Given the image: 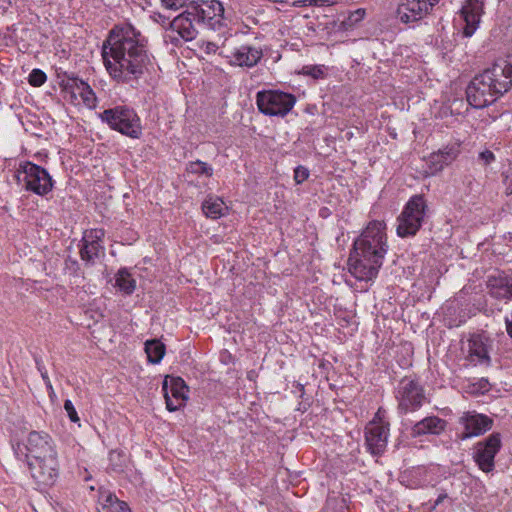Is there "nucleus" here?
<instances>
[{"mask_svg": "<svg viewBox=\"0 0 512 512\" xmlns=\"http://www.w3.org/2000/svg\"><path fill=\"white\" fill-rule=\"evenodd\" d=\"M468 358L475 365H489L490 357L487 345L481 336H473L468 342Z\"/></svg>", "mask_w": 512, "mask_h": 512, "instance_id": "393cba45", "label": "nucleus"}, {"mask_svg": "<svg viewBox=\"0 0 512 512\" xmlns=\"http://www.w3.org/2000/svg\"><path fill=\"white\" fill-rule=\"evenodd\" d=\"M446 421L437 416H429L418 421L411 430L413 437H419L422 435H439L446 428Z\"/></svg>", "mask_w": 512, "mask_h": 512, "instance_id": "b1692460", "label": "nucleus"}, {"mask_svg": "<svg viewBox=\"0 0 512 512\" xmlns=\"http://www.w3.org/2000/svg\"><path fill=\"white\" fill-rule=\"evenodd\" d=\"M187 171L192 174L206 175L208 177L212 176L213 174L212 167L208 165L206 162H202L200 160L190 162L187 167Z\"/></svg>", "mask_w": 512, "mask_h": 512, "instance_id": "7c9ffc66", "label": "nucleus"}, {"mask_svg": "<svg viewBox=\"0 0 512 512\" xmlns=\"http://www.w3.org/2000/svg\"><path fill=\"white\" fill-rule=\"evenodd\" d=\"M159 23H161L162 26H165L166 24L169 25V22L168 21V18L162 16V15H159V20H157Z\"/></svg>", "mask_w": 512, "mask_h": 512, "instance_id": "a18cd8bd", "label": "nucleus"}, {"mask_svg": "<svg viewBox=\"0 0 512 512\" xmlns=\"http://www.w3.org/2000/svg\"><path fill=\"white\" fill-rule=\"evenodd\" d=\"M201 48L204 50L205 53L207 54H215V53H219V47L214 43V42H203V44L201 45Z\"/></svg>", "mask_w": 512, "mask_h": 512, "instance_id": "ea45409f", "label": "nucleus"}, {"mask_svg": "<svg viewBox=\"0 0 512 512\" xmlns=\"http://www.w3.org/2000/svg\"><path fill=\"white\" fill-rule=\"evenodd\" d=\"M102 509L105 512H123L124 501H120L114 494L105 492L100 497Z\"/></svg>", "mask_w": 512, "mask_h": 512, "instance_id": "c85d7f7f", "label": "nucleus"}, {"mask_svg": "<svg viewBox=\"0 0 512 512\" xmlns=\"http://www.w3.org/2000/svg\"><path fill=\"white\" fill-rule=\"evenodd\" d=\"M18 182L27 190L43 196L53 188V181L49 173L33 163H27L23 171L17 176Z\"/></svg>", "mask_w": 512, "mask_h": 512, "instance_id": "0eeeda50", "label": "nucleus"}, {"mask_svg": "<svg viewBox=\"0 0 512 512\" xmlns=\"http://www.w3.org/2000/svg\"><path fill=\"white\" fill-rule=\"evenodd\" d=\"M204 214L211 219H218L225 214L227 206L222 199L210 196L202 203Z\"/></svg>", "mask_w": 512, "mask_h": 512, "instance_id": "a878e982", "label": "nucleus"}, {"mask_svg": "<svg viewBox=\"0 0 512 512\" xmlns=\"http://www.w3.org/2000/svg\"><path fill=\"white\" fill-rule=\"evenodd\" d=\"M47 389L49 390L50 394H53L54 393V389H53V386L51 384V381H49V383H45Z\"/></svg>", "mask_w": 512, "mask_h": 512, "instance_id": "49530a36", "label": "nucleus"}, {"mask_svg": "<svg viewBox=\"0 0 512 512\" xmlns=\"http://www.w3.org/2000/svg\"><path fill=\"white\" fill-rule=\"evenodd\" d=\"M197 18H194V13H191V7L171 22H169V31L166 35L167 38L174 45H178L181 41H191L196 38L198 34Z\"/></svg>", "mask_w": 512, "mask_h": 512, "instance_id": "9b49d317", "label": "nucleus"}, {"mask_svg": "<svg viewBox=\"0 0 512 512\" xmlns=\"http://www.w3.org/2000/svg\"><path fill=\"white\" fill-rule=\"evenodd\" d=\"M126 455L117 450H113L109 454V469L114 472H122L126 466Z\"/></svg>", "mask_w": 512, "mask_h": 512, "instance_id": "c756f323", "label": "nucleus"}, {"mask_svg": "<svg viewBox=\"0 0 512 512\" xmlns=\"http://www.w3.org/2000/svg\"><path fill=\"white\" fill-rule=\"evenodd\" d=\"M368 424H375V426H386L389 428V422L386 421V411L379 408L374 418Z\"/></svg>", "mask_w": 512, "mask_h": 512, "instance_id": "f704fd0d", "label": "nucleus"}, {"mask_svg": "<svg viewBox=\"0 0 512 512\" xmlns=\"http://www.w3.org/2000/svg\"><path fill=\"white\" fill-rule=\"evenodd\" d=\"M309 5L314 6H323V5H330L331 2L329 0H308Z\"/></svg>", "mask_w": 512, "mask_h": 512, "instance_id": "37998d69", "label": "nucleus"}, {"mask_svg": "<svg viewBox=\"0 0 512 512\" xmlns=\"http://www.w3.org/2000/svg\"><path fill=\"white\" fill-rule=\"evenodd\" d=\"M487 288L492 297L501 300L512 298V274L499 273L488 278Z\"/></svg>", "mask_w": 512, "mask_h": 512, "instance_id": "5701e85b", "label": "nucleus"}, {"mask_svg": "<svg viewBox=\"0 0 512 512\" xmlns=\"http://www.w3.org/2000/svg\"><path fill=\"white\" fill-rule=\"evenodd\" d=\"M388 436V427L367 424L365 428V442L368 451L373 455H381L387 447Z\"/></svg>", "mask_w": 512, "mask_h": 512, "instance_id": "412c9836", "label": "nucleus"}, {"mask_svg": "<svg viewBox=\"0 0 512 512\" xmlns=\"http://www.w3.org/2000/svg\"><path fill=\"white\" fill-rule=\"evenodd\" d=\"M64 409L67 412V415L72 422H74V423L79 422L80 419L78 417L77 411H76L71 400H65Z\"/></svg>", "mask_w": 512, "mask_h": 512, "instance_id": "c9c22d12", "label": "nucleus"}, {"mask_svg": "<svg viewBox=\"0 0 512 512\" xmlns=\"http://www.w3.org/2000/svg\"><path fill=\"white\" fill-rule=\"evenodd\" d=\"M398 408L404 413L418 410L425 401V393L420 383L410 377H404L396 391Z\"/></svg>", "mask_w": 512, "mask_h": 512, "instance_id": "6e6552de", "label": "nucleus"}, {"mask_svg": "<svg viewBox=\"0 0 512 512\" xmlns=\"http://www.w3.org/2000/svg\"><path fill=\"white\" fill-rule=\"evenodd\" d=\"M502 446L500 433H492L474 446L473 458L480 470L489 473L495 468V456Z\"/></svg>", "mask_w": 512, "mask_h": 512, "instance_id": "9d476101", "label": "nucleus"}, {"mask_svg": "<svg viewBox=\"0 0 512 512\" xmlns=\"http://www.w3.org/2000/svg\"><path fill=\"white\" fill-rule=\"evenodd\" d=\"M460 154V144L454 143L432 153L427 161L429 173L434 175L450 165Z\"/></svg>", "mask_w": 512, "mask_h": 512, "instance_id": "aec40b11", "label": "nucleus"}, {"mask_svg": "<svg viewBox=\"0 0 512 512\" xmlns=\"http://www.w3.org/2000/svg\"><path fill=\"white\" fill-rule=\"evenodd\" d=\"M46 74L40 69H33L28 77V82L34 87H40L46 82Z\"/></svg>", "mask_w": 512, "mask_h": 512, "instance_id": "2f4dec72", "label": "nucleus"}, {"mask_svg": "<svg viewBox=\"0 0 512 512\" xmlns=\"http://www.w3.org/2000/svg\"><path fill=\"white\" fill-rule=\"evenodd\" d=\"M446 498H447V495H446V494H440V495L438 496V498L436 499V501H435V503H434V505H433L432 509H435V508H436L439 504H441V503L444 501V499H446Z\"/></svg>", "mask_w": 512, "mask_h": 512, "instance_id": "c03bdc74", "label": "nucleus"}, {"mask_svg": "<svg viewBox=\"0 0 512 512\" xmlns=\"http://www.w3.org/2000/svg\"><path fill=\"white\" fill-rule=\"evenodd\" d=\"M34 480L44 486L54 484L59 473L57 454L27 462Z\"/></svg>", "mask_w": 512, "mask_h": 512, "instance_id": "4468645a", "label": "nucleus"}, {"mask_svg": "<svg viewBox=\"0 0 512 512\" xmlns=\"http://www.w3.org/2000/svg\"><path fill=\"white\" fill-rule=\"evenodd\" d=\"M511 87L512 58H501L472 79L466 89L467 101L481 109L494 103Z\"/></svg>", "mask_w": 512, "mask_h": 512, "instance_id": "7ed1b4c3", "label": "nucleus"}, {"mask_svg": "<svg viewBox=\"0 0 512 512\" xmlns=\"http://www.w3.org/2000/svg\"><path fill=\"white\" fill-rule=\"evenodd\" d=\"M219 55L226 59L230 66L250 69L255 67L263 57L260 47L241 44L227 49L225 45L219 50Z\"/></svg>", "mask_w": 512, "mask_h": 512, "instance_id": "1a4fd4ad", "label": "nucleus"}, {"mask_svg": "<svg viewBox=\"0 0 512 512\" xmlns=\"http://www.w3.org/2000/svg\"><path fill=\"white\" fill-rule=\"evenodd\" d=\"M303 74L313 77L314 79H319L324 77V67L321 65H309L304 66Z\"/></svg>", "mask_w": 512, "mask_h": 512, "instance_id": "473e14b6", "label": "nucleus"}, {"mask_svg": "<svg viewBox=\"0 0 512 512\" xmlns=\"http://www.w3.org/2000/svg\"><path fill=\"white\" fill-rule=\"evenodd\" d=\"M190 7L194 18H197V23L210 21L217 17L224 18L225 9L218 0H199Z\"/></svg>", "mask_w": 512, "mask_h": 512, "instance_id": "4be33fe9", "label": "nucleus"}, {"mask_svg": "<svg viewBox=\"0 0 512 512\" xmlns=\"http://www.w3.org/2000/svg\"><path fill=\"white\" fill-rule=\"evenodd\" d=\"M365 16V10L364 9H357L354 12L350 13L347 24L348 25H354L363 20Z\"/></svg>", "mask_w": 512, "mask_h": 512, "instance_id": "e433bc0d", "label": "nucleus"}, {"mask_svg": "<svg viewBox=\"0 0 512 512\" xmlns=\"http://www.w3.org/2000/svg\"><path fill=\"white\" fill-rule=\"evenodd\" d=\"M308 176V170L302 166L297 167L294 171V179L298 184L304 182L308 178Z\"/></svg>", "mask_w": 512, "mask_h": 512, "instance_id": "58836bf2", "label": "nucleus"}, {"mask_svg": "<svg viewBox=\"0 0 512 512\" xmlns=\"http://www.w3.org/2000/svg\"><path fill=\"white\" fill-rule=\"evenodd\" d=\"M426 210L427 204L424 197L412 196L398 216L397 235L402 238L416 235L422 226Z\"/></svg>", "mask_w": 512, "mask_h": 512, "instance_id": "39448f33", "label": "nucleus"}, {"mask_svg": "<svg viewBox=\"0 0 512 512\" xmlns=\"http://www.w3.org/2000/svg\"><path fill=\"white\" fill-rule=\"evenodd\" d=\"M115 286L125 294H132L136 288V281L126 268H122L116 274Z\"/></svg>", "mask_w": 512, "mask_h": 512, "instance_id": "bb28decb", "label": "nucleus"}, {"mask_svg": "<svg viewBox=\"0 0 512 512\" xmlns=\"http://www.w3.org/2000/svg\"><path fill=\"white\" fill-rule=\"evenodd\" d=\"M145 352L151 363H159L165 354V345L159 340H147L145 343Z\"/></svg>", "mask_w": 512, "mask_h": 512, "instance_id": "cd10ccee", "label": "nucleus"}, {"mask_svg": "<svg viewBox=\"0 0 512 512\" xmlns=\"http://www.w3.org/2000/svg\"><path fill=\"white\" fill-rule=\"evenodd\" d=\"M296 103L293 94L279 90H263L256 94V104L259 111L268 116L287 115Z\"/></svg>", "mask_w": 512, "mask_h": 512, "instance_id": "423d86ee", "label": "nucleus"}, {"mask_svg": "<svg viewBox=\"0 0 512 512\" xmlns=\"http://www.w3.org/2000/svg\"><path fill=\"white\" fill-rule=\"evenodd\" d=\"M368 424H375V426H386L389 428V422L386 421V411L379 408L374 418Z\"/></svg>", "mask_w": 512, "mask_h": 512, "instance_id": "72a5a7b5", "label": "nucleus"}, {"mask_svg": "<svg viewBox=\"0 0 512 512\" xmlns=\"http://www.w3.org/2000/svg\"><path fill=\"white\" fill-rule=\"evenodd\" d=\"M64 99L73 105L83 104L88 108H95L96 95L92 88L79 78H68L62 84Z\"/></svg>", "mask_w": 512, "mask_h": 512, "instance_id": "f8f14e48", "label": "nucleus"}, {"mask_svg": "<svg viewBox=\"0 0 512 512\" xmlns=\"http://www.w3.org/2000/svg\"><path fill=\"white\" fill-rule=\"evenodd\" d=\"M101 54L108 74L118 83L139 79L150 64L145 37L130 24L109 31Z\"/></svg>", "mask_w": 512, "mask_h": 512, "instance_id": "f257e3e1", "label": "nucleus"}, {"mask_svg": "<svg viewBox=\"0 0 512 512\" xmlns=\"http://www.w3.org/2000/svg\"><path fill=\"white\" fill-rule=\"evenodd\" d=\"M187 0H161L162 5L170 10H178L185 5Z\"/></svg>", "mask_w": 512, "mask_h": 512, "instance_id": "4c0bfd02", "label": "nucleus"}, {"mask_svg": "<svg viewBox=\"0 0 512 512\" xmlns=\"http://www.w3.org/2000/svg\"><path fill=\"white\" fill-rule=\"evenodd\" d=\"M459 423L464 427L460 439L465 440L483 435L489 431L492 428L493 420L487 415L477 413L476 411H466L459 418Z\"/></svg>", "mask_w": 512, "mask_h": 512, "instance_id": "f3484780", "label": "nucleus"}, {"mask_svg": "<svg viewBox=\"0 0 512 512\" xmlns=\"http://www.w3.org/2000/svg\"><path fill=\"white\" fill-rule=\"evenodd\" d=\"M385 223L371 221L354 242L348 265L350 273L361 281L377 277L387 253V236Z\"/></svg>", "mask_w": 512, "mask_h": 512, "instance_id": "f03ea898", "label": "nucleus"}, {"mask_svg": "<svg viewBox=\"0 0 512 512\" xmlns=\"http://www.w3.org/2000/svg\"><path fill=\"white\" fill-rule=\"evenodd\" d=\"M439 0H402L397 9L401 22L410 24L424 18Z\"/></svg>", "mask_w": 512, "mask_h": 512, "instance_id": "dca6fc26", "label": "nucleus"}, {"mask_svg": "<svg viewBox=\"0 0 512 512\" xmlns=\"http://www.w3.org/2000/svg\"><path fill=\"white\" fill-rule=\"evenodd\" d=\"M295 5L297 7H300V6H305L306 4H305V1H304V2H296Z\"/></svg>", "mask_w": 512, "mask_h": 512, "instance_id": "de8ad7c7", "label": "nucleus"}, {"mask_svg": "<svg viewBox=\"0 0 512 512\" xmlns=\"http://www.w3.org/2000/svg\"><path fill=\"white\" fill-rule=\"evenodd\" d=\"M24 447L27 462L57 454L52 437L43 431H31L24 442Z\"/></svg>", "mask_w": 512, "mask_h": 512, "instance_id": "ddd939ff", "label": "nucleus"}, {"mask_svg": "<svg viewBox=\"0 0 512 512\" xmlns=\"http://www.w3.org/2000/svg\"><path fill=\"white\" fill-rule=\"evenodd\" d=\"M104 236L103 229H90L84 232L80 249V257L83 261L93 264L104 253L102 245Z\"/></svg>", "mask_w": 512, "mask_h": 512, "instance_id": "a211bd4d", "label": "nucleus"}, {"mask_svg": "<svg viewBox=\"0 0 512 512\" xmlns=\"http://www.w3.org/2000/svg\"><path fill=\"white\" fill-rule=\"evenodd\" d=\"M483 13L481 0H466L460 11L461 18L465 22L463 35L471 37L477 30Z\"/></svg>", "mask_w": 512, "mask_h": 512, "instance_id": "6ab92c4d", "label": "nucleus"}, {"mask_svg": "<svg viewBox=\"0 0 512 512\" xmlns=\"http://www.w3.org/2000/svg\"><path fill=\"white\" fill-rule=\"evenodd\" d=\"M479 158L484 162L485 165L490 164L495 160V156L492 151L485 150L479 154Z\"/></svg>", "mask_w": 512, "mask_h": 512, "instance_id": "a19ab883", "label": "nucleus"}, {"mask_svg": "<svg viewBox=\"0 0 512 512\" xmlns=\"http://www.w3.org/2000/svg\"><path fill=\"white\" fill-rule=\"evenodd\" d=\"M36 366H37V369L38 371L40 372L41 374V377L43 379V381L45 383H49L50 379H49V376H48V373H47V370L45 369L42 361L36 359Z\"/></svg>", "mask_w": 512, "mask_h": 512, "instance_id": "79ce46f5", "label": "nucleus"}, {"mask_svg": "<svg viewBox=\"0 0 512 512\" xmlns=\"http://www.w3.org/2000/svg\"><path fill=\"white\" fill-rule=\"evenodd\" d=\"M102 122L111 129L131 138H139L142 132L140 119L136 112L127 106H116L99 114Z\"/></svg>", "mask_w": 512, "mask_h": 512, "instance_id": "20e7f679", "label": "nucleus"}, {"mask_svg": "<svg viewBox=\"0 0 512 512\" xmlns=\"http://www.w3.org/2000/svg\"><path fill=\"white\" fill-rule=\"evenodd\" d=\"M162 390L169 411H176L185 405L188 399V387L180 377L166 376Z\"/></svg>", "mask_w": 512, "mask_h": 512, "instance_id": "2eb2a0df", "label": "nucleus"}]
</instances>
